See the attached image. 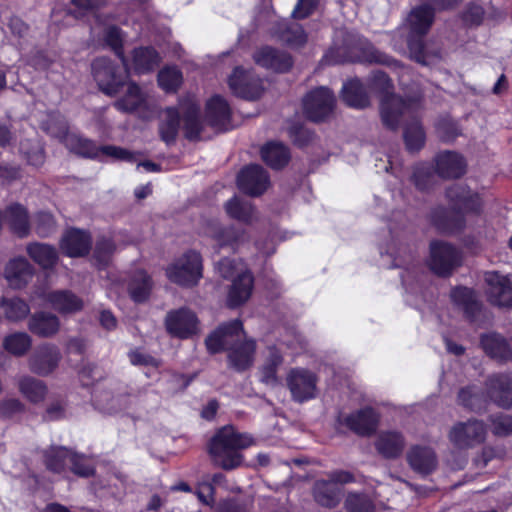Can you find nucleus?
<instances>
[{
  "instance_id": "f257e3e1",
  "label": "nucleus",
  "mask_w": 512,
  "mask_h": 512,
  "mask_svg": "<svg viewBox=\"0 0 512 512\" xmlns=\"http://www.w3.org/2000/svg\"><path fill=\"white\" fill-rule=\"evenodd\" d=\"M244 331L240 320L221 325L206 339L207 349L217 353L228 349L229 364L236 370L249 368L254 361L256 344L253 339H243Z\"/></svg>"
},
{
  "instance_id": "f03ea898",
  "label": "nucleus",
  "mask_w": 512,
  "mask_h": 512,
  "mask_svg": "<svg viewBox=\"0 0 512 512\" xmlns=\"http://www.w3.org/2000/svg\"><path fill=\"white\" fill-rule=\"evenodd\" d=\"M199 111V105L193 97L181 100L177 107L165 109L161 115L159 127L162 140L166 143L175 141L181 120L185 136L190 140L197 139L202 129Z\"/></svg>"
},
{
  "instance_id": "7ed1b4c3",
  "label": "nucleus",
  "mask_w": 512,
  "mask_h": 512,
  "mask_svg": "<svg viewBox=\"0 0 512 512\" xmlns=\"http://www.w3.org/2000/svg\"><path fill=\"white\" fill-rule=\"evenodd\" d=\"M47 130L53 136L58 137L70 151L78 155L99 160L112 159L130 163L137 161V154L114 145L98 147L91 140L69 132L65 123L60 124L58 131L52 126H48Z\"/></svg>"
},
{
  "instance_id": "20e7f679",
  "label": "nucleus",
  "mask_w": 512,
  "mask_h": 512,
  "mask_svg": "<svg viewBox=\"0 0 512 512\" xmlns=\"http://www.w3.org/2000/svg\"><path fill=\"white\" fill-rule=\"evenodd\" d=\"M252 442L249 435L238 433L233 426H225L211 439L209 453L216 465L226 470L234 469L242 461L239 450L251 446Z\"/></svg>"
},
{
  "instance_id": "39448f33",
  "label": "nucleus",
  "mask_w": 512,
  "mask_h": 512,
  "mask_svg": "<svg viewBox=\"0 0 512 512\" xmlns=\"http://www.w3.org/2000/svg\"><path fill=\"white\" fill-rule=\"evenodd\" d=\"M371 87L386 93L381 101L380 112L383 124L390 129L397 128L401 117L413 115L420 106L419 98L404 101L400 97L388 94L391 87L390 79L382 71L373 74Z\"/></svg>"
},
{
  "instance_id": "423d86ee",
  "label": "nucleus",
  "mask_w": 512,
  "mask_h": 512,
  "mask_svg": "<svg viewBox=\"0 0 512 512\" xmlns=\"http://www.w3.org/2000/svg\"><path fill=\"white\" fill-rule=\"evenodd\" d=\"M433 18V9L428 5H422L411 11L405 24L408 30L407 44L411 57L423 64H426V58L421 37L430 29Z\"/></svg>"
},
{
  "instance_id": "0eeeda50",
  "label": "nucleus",
  "mask_w": 512,
  "mask_h": 512,
  "mask_svg": "<svg viewBox=\"0 0 512 512\" xmlns=\"http://www.w3.org/2000/svg\"><path fill=\"white\" fill-rule=\"evenodd\" d=\"M128 68V63L123 70L106 58H98L92 63V74L99 89L109 96H114L125 86Z\"/></svg>"
},
{
  "instance_id": "6e6552de",
  "label": "nucleus",
  "mask_w": 512,
  "mask_h": 512,
  "mask_svg": "<svg viewBox=\"0 0 512 512\" xmlns=\"http://www.w3.org/2000/svg\"><path fill=\"white\" fill-rule=\"evenodd\" d=\"M170 281L182 285L193 286L202 277V260L199 253L189 251L178 258L166 269Z\"/></svg>"
},
{
  "instance_id": "1a4fd4ad",
  "label": "nucleus",
  "mask_w": 512,
  "mask_h": 512,
  "mask_svg": "<svg viewBox=\"0 0 512 512\" xmlns=\"http://www.w3.org/2000/svg\"><path fill=\"white\" fill-rule=\"evenodd\" d=\"M317 376L304 368H293L286 376V384L294 401L303 403L317 396Z\"/></svg>"
},
{
  "instance_id": "9d476101",
  "label": "nucleus",
  "mask_w": 512,
  "mask_h": 512,
  "mask_svg": "<svg viewBox=\"0 0 512 512\" xmlns=\"http://www.w3.org/2000/svg\"><path fill=\"white\" fill-rule=\"evenodd\" d=\"M461 259V252L451 244L435 241L430 245L428 265L437 275H449L460 265Z\"/></svg>"
},
{
  "instance_id": "9b49d317",
  "label": "nucleus",
  "mask_w": 512,
  "mask_h": 512,
  "mask_svg": "<svg viewBox=\"0 0 512 512\" xmlns=\"http://www.w3.org/2000/svg\"><path fill=\"white\" fill-rule=\"evenodd\" d=\"M353 481L347 471H335L327 480H319L314 486V498L322 506L333 507L340 500V485Z\"/></svg>"
},
{
  "instance_id": "f8f14e48",
  "label": "nucleus",
  "mask_w": 512,
  "mask_h": 512,
  "mask_svg": "<svg viewBox=\"0 0 512 512\" xmlns=\"http://www.w3.org/2000/svg\"><path fill=\"white\" fill-rule=\"evenodd\" d=\"M486 426L479 420L456 423L449 432V440L458 448L467 449L484 442Z\"/></svg>"
},
{
  "instance_id": "ddd939ff",
  "label": "nucleus",
  "mask_w": 512,
  "mask_h": 512,
  "mask_svg": "<svg viewBox=\"0 0 512 512\" xmlns=\"http://www.w3.org/2000/svg\"><path fill=\"white\" fill-rule=\"evenodd\" d=\"M335 105V96L325 87L309 92L303 100L304 112L312 121H321L328 117Z\"/></svg>"
},
{
  "instance_id": "4468645a",
  "label": "nucleus",
  "mask_w": 512,
  "mask_h": 512,
  "mask_svg": "<svg viewBox=\"0 0 512 512\" xmlns=\"http://www.w3.org/2000/svg\"><path fill=\"white\" fill-rule=\"evenodd\" d=\"M228 84L236 96L247 100L259 98L263 92L262 81L251 70H245L242 67L234 69Z\"/></svg>"
},
{
  "instance_id": "2eb2a0df",
  "label": "nucleus",
  "mask_w": 512,
  "mask_h": 512,
  "mask_svg": "<svg viewBox=\"0 0 512 512\" xmlns=\"http://www.w3.org/2000/svg\"><path fill=\"white\" fill-rule=\"evenodd\" d=\"M80 460L83 459L64 447H51L45 452V463L50 471L60 473L66 466L70 465L72 472L87 477L92 469L88 464H85L84 469L79 468L78 461Z\"/></svg>"
},
{
  "instance_id": "dca6fc26",
  "label": "nucleus",
  "mask_w": 512,
  "mask_h": 512,
  "mask_svg": "<svg viewBox=\"0 0 512 512\" xmlns=\"http://www.w3.org/2000/svg\"><path fill=\"white\" fill-rule=\"evenodd\" d=\"M489 301L497 306H512V275H502L496 271L485 273Z\"/></svg>"
},
{
  "instance_id": "f3484780",
  "label": "nucleus",
  "mask_w": 512,
  "mask_h": 512,
  "mask_svg": "<svg viewBox=\"0 0 512 512\" xmlns=\"http://www.w3.org/2000/svg\"><path fill=\"white\" fill-rule=\"evenodd\" d=\"M167 331L178 338H189L198 332V319L189 309L181 308L167 314Z\"/></svg>"
},
{
  "instance_id": "a211bd4d",
  "label": "nucleus",
  "mask_w": 512,
  "mask_h": 512,
  "mask_svg": "<svg viewBox=\"0 0 512 512\" xmlns=\"http://www.w3.org/2000/svg\"><path fill=\"white\" fill-rule=\"evenodd\" d=\"M34 267L24 257L10 259L4 267L3 277L10 288L18 290L26 287L33 279Z\"/></svg>"
},
{
  "instance_id": "6ab92c4d",
  "label": "nucleus",
  "mask_w": 512,
  "mask_h": 512,
  "mask_svg": "<svg viewBox=\"0 0 512 512\" xmlns=\"http://www.w3.org/2000/svg\"><path fill=\"white\" fill-rule=\"evenodd\" d=\"M446 196L455 214L478 213L480 211V198L477 194L472 193L465 185L455 184L451 186L447 190Z\"/></svg>"
},
{
  "instance_id": "aec40b11",
  "label": "nucleus",
  "mask_w": 512,
  "mask_h": 512,
  "mask_svg": "<svg viewBox=\"0 0 512 512\" xmlns=\"http://www.w3.org/2000/svg\"><path fill=\"white\" fill-rule=\"evenodd\" d=\"M237 184L241 191L251 196H257L267 189L269 177L260 165H250L239 173Z\"/></svg>"
},
{
  "instance_id": "412c9836",
  "label": "nucleus",
  "mask_w": 512,
  "mask_h": 512,
  "mask_svg": "<svg viewBox=\"0 0 512 512\" xmlns=\"http://www.w3.org/2000/svg\"><path fill=\"white\" fill-rule=\"evenodd\" d=\"M60 360L59 348L53 344H44L30 357L29 368L33 373L47 376L56 369Z\"/></svg>"
},
{
  "instance_id": "4be33fe9",
  "label": "nucleus",
  "mask_w": 512,
  "mask_h": 512,
  "mask_svg": "<svg viewBox=\"0 0 512 512\" xmlns=\"http://www.w3.org/2000/svg\"><path fill=\"white\" fill-rule=\"evenodd\" d=\"M91 238L88 233L79 229L67 230L61 238L60 248L69 257H81L88 253Z\"/></svg>"
},
{
  "instance_id": "5701e85b",
  "label": "nucleus",
  "mask_w": 512,
  "mask_h": 512,
  "mask_svg": "<svg viewBox=\"0 0 512 512\" xmlns=\"http://www.w3.org/2000/svg\"><path fill=\"white\" fill-rule=\"evenodd\" d=\"M253 59L259 66L276 72H285L292 66V60L288 54L271 47L258 49L254 53Z\"/></svg>"
},
{
  "instance_id": "b1692460",
  "label": "nucleus",
  "mask_w": 512,
  "mask_h": 512,
  "mask_svg": "<svg viewBox=\"0 0 512 512\" xmlns=\"http://www.w3.org/2000/svg\"><path fill=\"white\" fill-rule=\"evenodd\" d=\"M466 163L463 157L452 151H443L435 158V169L442 178H456L464 174Z\"/></svg>"
},
{
  "instance_id": "393cba45",
  "label": "nucleus",
  "mask_w": 512,
  "mask_h": 512,
  "mask_svg": "<svg viewBox=\"0 0 512 512\" xmlns=\"http://www.w3.org/2000/svg\"><path fill=\"white\" fill-rule=\"evenodd\" d=\"M254 279L251 272H242L232 280L227 295V305L237 307L244 304L252 295Z\"/></svg>"
},
{
  "instance_id": "a878e982",
  "label": "nucleus",
  "mask_w": 512,
  "mask_h": 512,
  "mask_svg": "<svg viewBox=\"0 0 512 512\" xmlns=\"http://www.w3.org/2000/svg\"><path fill=\"white\" fill-rule=\"evenodd\" d=\"M51 307L61 314H73L82 310L83 300L69 290H57L49 293L46 298Z\"/></svg>"
},
{
  "instance_id": "bb28decb",
  "label": "nucleus",
  "mask_w": 512,
  "mask_h": 512,
  "mask_svg": "<svg viewBox=\"0 0 512 512\" xmlns=\"http://www.w3.org/2000/svg\"><path fill=\"white\" fill-rule=\"evenodd\" d=\"M29 330L40 337H52L60 328L59 318L47 312H38L31 316L28 322Z\"/></svg>"
},
{
  "instance_id": "cd10ccee",
  "label": "nucleus",
  "mask_w": 512,
  "mask_h": 512,
  "mask_svg": "<svg viewBox=\"0 0 512 512\" xmlns=\"http://www.w3.org/2000/svg\"><path fill=\"white\" fill-rule=\"evenodd\" d=\"M30 313V307L23 299L13 296L0 297V320L2 318L10 322L24 320Z\"/></svg>"
},
{
  "instance_id": "c85d7f7f",
  "label": "nucleus",
  "mask_w": 512,
  "mask_h": 512,
  "mask_svg": "<svg viewBox=\"0 0 512 512\" xmlns=\"http://www.w3.org/2000/svg\"><path fill=\"white\" fill-rule=\"evenodd\" d=\"M491 399L503 408L512 406V381L507 375H498L490 379Z\"/></svg>"
},
{
  "instance_id": "c756f323",
  "label": "nucleus",
  "mask_w": 512,
  "mask_h": 512,
  "mask_svg": "<svg viewBox=\"0 0 512 512\" xmlns=\"http://www.w3.org/2000/svg\"><path fill=\"white\" fill-rule=\"evenodd\" d=\"M377 421V415L371 408L352 413L344 419L345 425L360 435L369 434L374 431Z\"/></svg>"
},
{
  "instance_id": "7c9ffc66",
  "label": "nucleus",
  "mask_w": 512,
  "mask_h": 512,
  "mask_svg": "<svg viewBox=\"0 0 512 512\" xmlns=\"http://www.w3.org/2000/svg\"><path fill=\"white\" fill-rule=\"evenodd\" d=\"M229 118L230 108L224 98L214 96L207 102L206 120L211 126L217 129H223L228 123Z\"/></svg>"
},
{
  "instance_id": "2f4dec72",
  "label": "nucleus",
  "mask_w": 512,
  "mask_h": 512,
  "mask_svg": "<svg viewBox=\"0 0 512 512\" xmlns=\"http://www.w3.org/2000/svg\"><path fill=\"white\" fill-rule=\"evenodd\" d=\"M5 220L11 230L20 237L28 235L30 230V221L26 208L18 203L7 207Z\"/></svg>"
},
{
  "instance_id": "473e14b6",
  "label": "nucleus",
  "mask_w": 512,
  "mask_h": 512,
  "mask_svg": "<svg viewBox=\"0 0 512 512\" xmlns=\"http://www.w3.org/2000/svg\"><path fill=\"white\" fill-rule=\"evenodd\" d=\"M407 458L410 466L421 474H428L436 467L435 454L427 447H414Z\"/></svg>"
},
{
  "instance_id": "72a5a7b5",
  "label": "nucleus",
  "mask_w": 512,
  "mask_h": 512,
  "mask_svg": "<svg viewBox=\"0 0 512 512\" xmlns=\"http://www.w3.org/2000/svg\"><path fill=\"white\" fill-rule=\"evenodd\" d=\"M29 257L43 269H51L57 263L58 253L53 246L44 243H31L26 248Z\"/></svg>"
},
{
  "instance_id": "f704fd0d",
  "label": "nucleus",
  "mask_w": 512,
  "mask_h": 512,
  "mask_svg": "<svg viewBox=\"0 0 512 512\" xmlns=\"http://www.w3.org/2000/svg\"><path fill=\"white\" fill-rule=\"evenodd\" d=\"M481 344L485 352L499 361H507L511 358V348L500 335L491 333L482 336Z\"/></svg>"
},
{
  "instance_id": "c9c22d12",
  "label": "nucleus",
  "mask_w": 512,
  "mask_h": 512,
  "mask_svg": "<svg viewBox=\"0 0 512 512\" xmlns=\"http://www.w3.org/2000/svg\"><path fill=\"white\" fill-rule=\"evenodd\" d=\"M376 448L384 457L395 458L403 451V437L397 432L381 433L376 442Z\"/></svg>"
},
{
  "instance_id": "e433bc0d",
  "label": "nucleus",
  "mask_w": 512,
  "mask_h": 512,
  "mask_svg": "<svg viewBox=\"0 0 512 512\" xmlns=\"http://www.w3.org/2000/svg\"><path fill=\"white\" fill-rule=\"evenodd\" d=\"M342 99L353 108H364L369 105V98L362 83L357 79L350 80L343 85Z\"/></svg>"
},
{
  "instance_id": "4c0bfd02",
  "label": "nucleus",
  "mask_w": 512,
  "mask_h": 512,
  "mask_svg": "<svg viewBox=\"0 0 512 512\" xmlns=\"http://www.w3.org/2000/svg\"><path fill=\"white\" fill-rule=\"evenodd\" d=\"M261 156L266 164L274 169L286 165L290 158L287 147L279 142H269L263 146Z\"/></svg>"
},
{
  "instance_id": "58836bf2",
  "label": "nucleus",
  "mask_w": 512,
  "mask_h": 512,
  "mask_svg": "<svg viewBox=\"0 0 512 512\" xmlns=\"http://www.w3.org/2000/svg\"><path fill=\"white\" fill-rule=\"evenodd\" d=\"M159 63L157 52L150 47L138 48L133 51L131 68L142 74L153 70Z\"/></svg>"
},
{
  "instance_id": "ea45409f",
  "label": "nucleus",
  "mask_w": 512,
  "mask_h": 512,
  "mask_svg": "<svg viewBox=\"0 0 512 512\" xmlns=\"http://www.w3.org/2000/svg\"><path fill=\"white\" fill-rule=\"evenodd\" d=\"M225 211L229 217L243 223H251L256 218L252 204L241 200L237 196L226 202Z\"/></svg>"
},
{
  "instance_id": "a19ab883",
  "label": "nucleus",
  "mask_w": 512,
  "mask_h": 512,
  "mask_svg": "<svg viewBox=\"0 0 512 512\" xmlns=\"http://www.w3.org/2000/svg\"><path fill=\"white\" fill-rule=\"evenodd\" d=\"M264 358L265 360L261 370L262 381L267 384H272L276 381L277 369L282 363L279 348L275 345L268 346L264 352Z\"/></svg>"
},
{
  "instance_id": "79ce46f5",
  "label": "nucleus",
  "mask_w": 512,
  "mask_h": 512,
  "mask_svg": "<svg viewBox=\"0 0 512 512\" xmlns=\"http://www.w3.org/2000/svg\"><path fill=\"white\" fill-rule=\"evenodd\" d=\"M3 348L14 356L25 355L32 346V338L26 332H14L4 337Z\"/></svg>"
},
{
  "instance_id": "37998d69",
  "label": "nucleus",
  "mask_w": 512,
  "mask_h": 512,
  "mask_svg": "<svg viewBox=\"0 0 512 512\" xmlns=\"http://www.w3.org/2000/svg\"><path fill=\"white\" fill-rule=\"evenodd\" d=\"M18 387L21 394L34 403L42 401L47 393L46 385L30 376L21 377L18 380Z\"/></svg>"
},
{
  "instance_id": "c03bdc74",
  "label": "nucleus",
  "mask_w": 512,
  "mask_h": 512,
  "mask_svg": "<svg viewBox=\"0 0 512 512\" xmlns=\"http://www.w3.org/2000/svg\"><path fill=\"white\" fill-rule=\"evenodd\" d=\"M128 290L133 301H145L151 290L150 278L144 271H137L129 281Z\"/></svg>"
},
{
  "instance_id": "a18cd8bd",
  "label": "nucleus",
  "mask_w": 512,
  "mask_h": 512,
  "mask_svg": "<svg viewBox=\"0 0 512 512\" xmlns=\"http://www.w3.org/2000/svg\"><path fill=\"white\" fill-rule=\"evenodd\" d=\"M125 95L115 102V107L124 112H131L140 107L144 102V95L135 83H127Z\"/></svg>"
},
{
  "instance_id": "49530a36",
  "label": "nucleus",
  "mask_w": 512,
  "mask_h": 512,
  "mask_svg": "<svg viewBox=\"0 0 512 512\" xmlns=\"http://www.w3.org/2000/svg\"><path fill=\"white\" fill-rule=\"evenodd\" d=\"M451 300L467 314H474L479 309V304L474 292L466 287L453 289L451 292Z\"/></svg>"
},
{
  "instance_id": "de8ad7c7",
  "label": "nucleus",
  "mask_w": 512,
  "mask_h": 512,
  "mask_svg": "<svg viewBox=\"0 0 512 512\" xmlns=\"http://www.w3.org/2000/svg\"><path fill=\"white\" fill-rule=\"evenodd\" d=\"M404 140L409 151L420 150L425 143V133L419 122H413L405 128Z\"/></svg>"
},
{
  "instance_id": "09e8293b",
  "label": "nucleus",
  "mask_w": 512,
  "mask_h": 512,
  "mask_svg": "<svg viewBox=\"0 0 512 512\" xmlns=\"http://www.w3.org/2000/svg\"><path fill=\"white\" fill-rule=\"evenodd\" d=\"M117 235L113 237H102L96 244L94 258L98 265L105 266L109 263L111 255L116 249Z\"/></svg>"
},
{
  "instance_id": "8fccbe9b",
  "label": "nucleus",
  "mask_w": 512,
  "mask_h": 512,
  "mask_svg": "<svg viewBox=\"0 0 512 512\" xmlns=\"http://www.w3.org/2000/svg\"><path fill=\"white\" fill-rule=\"evenodd\" d=\"M158 82L165 91H175L182 83V73L175 67H166L159 72Z\"/></svg>"
},
{
  "instance_id": "3c124183",
  "label": "nucleus",
  "mask_w": 512,
  "mask_h": 512,
  "mask_svg": "<svg viewBox=\"0 0 512 512\" xmlns=\"http://www.w3.org/2000/svg\"><path fill=\"white\" fill-rule=\"evenodd\" d=\"M219 275L231 281L242 272H250L242 261H235L225 258L216 264Z\"/></svg>"
},
{
  "instance_id": "603ef678",
  "label": "nucleus",
  "mask_w": 512,
  "mask_h": 512,
  "mask_svg": "<svg viewBox=\"0 0 512 512\" xmlns=\"http://www.w3.org/2000/svg\"><path fill=\"white\" fill-rule=\"evenodd\" d=\"M223 478L222 474H215L212 477V483L209 481L199 482L196 489V495L200 502L211 506L214 503L215 488L213 484L219 483Z\"/></svg>"
},
{
  "instance_id": "864d4df0",
  "label": "nucleus",
  "mask_w": 512,
  "mask_h": 512,
  "mask_svg": "<svg viewBox=\"0 0 512 512\" xmlns=\"http://www.w3.org/2000/svg\"><path fill=\"white\" fill-rule=\"evenodd\" d=\"M213 237L221 247L229 246L235 249V247L244 240L245 233L235 228H228L215 233Z\"/></svg>"
},
{
  "instance_id": "5fc2aeb1",
  "label": "nucleus",
  "mask_w": 512,
  "mask_h": 512,
  "mask_svg": "<svg viewBox=\"0 0 512 512\" xmlns=\"http://www.w3.org/2000/svg\"><path fill=\"white\" fill-rule=\"evenodd\" d=\"M104 40L120 57L124 66H127V61L121 50L123 35L121 30L116 26H109L105 29Z\"/></svg>"
},
{
  "instance_id": "6e6d98bb",
  "label": "nucleus",
  "mask_w": 512,
  "mask_h": 512,
  "mask_svg": "<svg viewBox=\"0 0 512 512\" xmlns=\"http://www.w3.org/2000/svg\"><path fill=\"white\" fill-rule=\"evenodd\" d=\"M347 509L350 512H373L374 505L371 500L364 495L352 494L346 500Z\"/></svg>"
},
{
  "instance_id": "4d7b16f0",
  "label": "nucleus",
  "mask_w": 512,
  "mask_h": 512,
  "mask_svg": "<svg viewBox=\"0 0 512 512\" xmlns=\"http://www.w3.org/2000/svg\"><path fill=\"white\" fill-rule=\"evenodd\" d=\"M458 400L462 406L476 410L481 407L482 396L475 387H468L459 392Z\"/></svg>"
},
{
  "instance_id": "13d9d810",
  "label": "nucleus",
  "mask_w": 512,
  "mask_h": 512,
  "mask_svg": "<svg viewBox=\"0 0 512 512\" xmlns=\"http://www.w3.org/2000/svg\"><path fill=\"white\" fill-rule=\"evenodd\" d=\"M438 136L446 142L454 140L459 135V129L456 123L450 119L440 120L437 125Z\"/></svg>"
},
{
  "instance_id": "bf43d9fd",
  "label": "nucleus",
  "mask_w": 512,
  "mask_h": 512,
  "mask_svg": "<svg viewBox=\"0 0 512 512\" xmlns=\"http://www.w3.org/2000/svg\"><path fill=\"white\" fill-rule=\"evenodd\" d=\"M36 231L41 237H46L55 226L53 216L47 212H41L37 214L35 218Z\"/></svg>"
},
{
  "instance_id": "052dcab7",
  "label": "nucleus",
  "mask_w": 512,
  "mask_h": 512,
  "mask_svg": "<svg viewBox=\"0 0 512 512\" xmlns=\"http://www.w3.org/2000/svg\"><path fill=\"white\" fill-rule=\"evenodd\" d=\"M492 431L498 436H507L512 434V417L500 415L492 420Z\"/></svg>"
},
{
  "instance_id": "680f3d73",
  "label": "nucleus",
  "mask_w": 512,
  "mask_h": 512,
  "mask_svg": "<svg viewBox=\"0 0 512 512\" xmlns=\"http://www.w3.org/2000/svg\"><path fill=\"white\" fill-rule=\"evenodd\" d=\"M108 0H72L76 10L73 12L75 17L83 16L86 12L100 8L107 3Z\"/></svg>"
},
{
  "instance_id": "e2e57ef3",
  "label": "nucleus",
  "mask_w": 512,
  "mask_h": 512,
  "mask_svg": "<svg viewBox=\"0 0 512 512\" xmlns=\"http://www.w3.org/2000/svg\"><path fill=\"white\" fill-rule=\"evenodd\" d=\"M108 0H72L76 10L73 12L75 17L83 16L86 12L100 8L107 3Z\"/></svg>"
},
{
  "instance_id": "0e129e2a",
  "label": "nucleus",
  "mask_w": 512,
  "mask_h": 512,
  "mask_svg": "<svg viewBox=\"0 0 512 512\" xmlns=\"http://www.w3.org/2000/svg\"><path fill=\"white\" fill-rule=\"evenodd\" d=\"M280 345L285 346L292 354H297L304 349V340L295 332H289L281 339Z\"/></svg>"
},
{
  "instance_id": "69168bd1",
  "label": "nucleus",
  "mask_w": 512,
  "mask_h": 512,
  "mask_svg": "<svg viewBox=\"0 0 512 512\" xmlns=\"http://www.w3.org/2000/svg\"><path fill=\"white\" fill-rule=\"evenodd\" d=\"M129 359L133 365H142L157 368L160 364V361L157 358L139 350L132 351L129 354Z\"/></svg>"
},
{
  "instance_id": "338daca9",
  "label": "nucleus",
  "mask_w": 512,
  "mask_h": 512,
  "mask_svg": "<svg viewBox=\"0 0 512 512\" xmlns=\"http://www.w3.org/2000/svg\"><path fill=\"white\" fill-rule=\"evenodd\" d=\"M361 60L369 63L389 64V58L368 43L364 46Z\"/></svg>"
},
{
  "instance_id": "774afa93",
  "label": "nucleus",
  "mask_w": 512,
  "mask_h": 512,
  "mask_svg": "<svg viewBox=\"0 0 512 512\" xmlns=\"http://www.w3.org/2000/svg\"><path fill=\"white\" fill-rule=\"evenodd\" d=\"M318 0H298L295 6L292 16L297 19H303L309 16L315 9Z\"/></svg>"
}]
</instances>
